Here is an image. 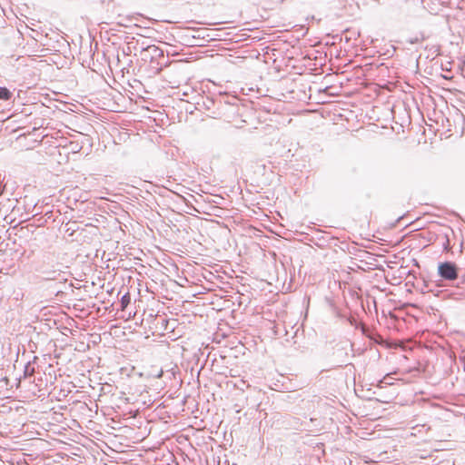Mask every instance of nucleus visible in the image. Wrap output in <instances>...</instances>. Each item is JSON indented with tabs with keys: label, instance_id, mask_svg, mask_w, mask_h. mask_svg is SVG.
I'll use <instances>...</instances> for the list:
<instances>
[{
	"label": "nucleus",
	"instance_id": "nucleus-11",
	"mask_svg": "<svg viewBox=\"0 0 465 465\" xmlns=\"http://www.w3.org/2000/svg\"><path fill=\"white\" fill-rule=\"evenodd\" d=\"M445 238H446V240L443 242V248H444L445 251H450V239H449V237L447 235H446Z\"/></svg>",
	"mask_w": 465,
	"mask_h": 465
},
{
	"label": "nucleus",
	"instance_id": "nucleus-12",
	"mask_svg": "<svg viewBox=\"0 0 465 465\" xmlns=\"http://www.w3.org/2000/svg\"><path fill=\"white\" fill-rule=\"evenodd\" d=\"M461 283H464L465 282V274L462 276V279H461Z\"/></svg>",
	"mask_w": 465,
	"mask_h": 465
},
{
	"label": "nucleus",
	"instance_id": "nucleus-5",
	"mask_svg": "<svg viewBox=\"0 0 465 465\" xmlns=\"http://www.w3.org/2000/svg\"><path fill=\"white\" fill-rule=\"evenodd\" d=\"M362 333L368 337L372 342L376 344L382 345L384 343V339L381 335L377 332H374L369 330L366 326H363L361 329Z\"/></svg>",
	"mask_w": 465,
	"mask_h": 465
},
{
	"label": "nucleus",
	"instance_id": "nucleus-10",
	"mask_svg": "<svg viewBox=\"0 0 465 465\" xmlns=\"http://www.w3.org/2000/svg\"><path fill=\"white\" fill-rule=\"evenodd\" d=\"M391 378L389 375L384 376V377L382 378V380H381V381H379V387H380V388H382V387L384 386V384H385V385H387V384H391Z\"/></svg>",
	"mask_w": 465,
	"mask_h": 465
},
{
	"label": "nucleus",
	"instance_id": "nucleus-3",
	"mask_svg": "<svg viewBox=\"0 0 465 465\" xmlns=\"http://www.w3.org/2000/svg\"><path fill=\"white\" fill-rule=\"evenodd\" d=\"M459 267L453 262L446 261L438 264V274L443 281L453 282L459 279Z\"/></svg>",
	"mask_w": 465,
	"mask_h": 465
},
{
	"label": "nucleus",
	"instance_id": "nucleus-6",
	"mask_svg": "<svg viewBox=\"0 0 465 465\" xmlns=\"http://www.w3.org/2000/svg\"><path fill=\"white\" fill-rule=\"evenodd\" d=\"M143 52L149 53L152 59L163 56V51L154 45H148Z\"/></svg>",
	"mask_w": 465,
	"mask_h": 465
},
{
	"label": "nucleus",
	"instance_id": "nucleus-8",
	"mask_svg": "<svg viewBox=\"0 0 465 465\" xmlns=\"http://www.w3.org/2000/svg\"><path fill=\"white\" fill-rule=\"evenodd\" d=\"M130 302H131L130 294L129 293H125L124 295L122 296V298L120 300L121 309L122 310H125L126 307L130 304Z\"/></svg>",
	"mask_w": 465,
	"mask_h": 465
},
{
	"label": "nucleus",
	"instance_id": "nucleus-9",
	"mask_svg": "<svg viewBox=\"0 0 465 465\" xmlns=\"http://www.w3.org/2000/svg\"><path fill=\"white\" fill-rule=\"evenodd\" d=\"M35 366L31 363V362H28L25 366V377H31L35 374Z\"/></svg>",
	"mask_w": 465,
	"mask_h": 465
},
{
	"label": "nucleus",
	"instance_id": "nucleus-7",
	"mask_svg": "<svg viewBox=\"0 0 465 465\" xmlns=\"http://www.w3.org/2000/svg\"><path fill=\"white\" fill-rule=\"evenodd\" d=\"M13 97L12 92L6 87H0V100L9 101Z\"/></svg>",
	"mask_w": 465,
	"mask_h": 465
},
{
	"label": "nucleus",
	"instance_id": "nucleus-2",
	"mask_svg": "<svg viewBox=\"0 0 465 465\" xmlns=\"http://www.w3.org/2000/svg\"><path fill=\"white\" fill-rule=\"evenodd\" d=\"M45 281H54L59 285H64L71 276V272L61 268H42L40 270Z\"/></svg>",
	"mask_w": 465,
	"mask_h": 465
},
{
	"label": "nucleus",
	"instance_id": "nucleus-1",
	"mask_svg": "<svg viewBox=\"0 0 465 465\" xmlns=\"http://www.w3.org/2000/svg\"><path fill=\"white\" fill-rule=\"evenodd\" d=\"M198 106H202L205 111L211 114L213 118H223L226 117L227 113L238 114L239 104L225 101L222 97L212 98L203 97L202 103L197 102Z\"/></svg>",
	"mask_w": 465,
	"mask_h": 465
},
{
	"label": "nucleus",
	"instance_id": "nucleus-13",
	"mask_svg": "<svg viewBox=\"0 0 465 465\" xmlns=\"http://www.w3.org/2000/svg\"><path fill=\"white\" fill-rule=\"evenodd\" d=\"M354 322H355L354 320H353V321H352V320H351V321H350V322H351V325H353V324H354Z\"/></svg>",
	"mask_w": 465,
	"mask_h": 465
},
{
	"label": "nucleus",
	"instance_id": "nucleus-4",
	"mask_svg": "<svg viewBox=\"0 0 465 465\" xmlns=\"http://www.w3.org/2000/svg\"><path fill=\"white\" fill-rule=\"evenodd\" d=\"M35 228L36 226L34 224H27L25 226H20L19 224H16L12 227V230H16L17 232H15V235H18L20 238H26L30 234L34 233Z\"/></svg>",
	"mask_w": 465,
	"mask_h": 465
}]
</instances>
